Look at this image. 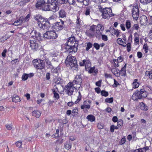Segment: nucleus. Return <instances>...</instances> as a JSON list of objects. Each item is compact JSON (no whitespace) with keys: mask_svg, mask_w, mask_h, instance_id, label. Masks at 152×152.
I'll return each instance as SVG.
<instances>
[{"mask_svg":"<svg viewBox=\"0 0 152 152\" xmlns=\"http://www.w3.org/2000/svg\"><path fill=\"white\" fill-rule=\"evenodd\" d=\"M140 23L143 25H145L147 24V19L145 15H142L140 18Z\"/></svg>","mask_w":152,"mask_h":152,"instance_id":"20","label":"nucleus"},{"mask_svg":"<svg viewBox=\"0 0 152 152\" xmlns=\"http://www.w3.org/2000/svg\"><path fill=\"white\" fill-rule=\"evenodd\" d=\"M126 27L127 29H129L131 28V23L130 20H127L126 22Z\"/></svg>","mask_w":152,"mask_h":152,"instance_id":"38","label":"nucleus"},{"mask_svg":"<svg viewBox=\"0 0 152 152\" xmlns=\"http://www.w3.org/2000/svg\"><path fill=\"white\" fill-rule=\"evenodd\" d=\"M53 93L54 94L53 97L55 100H57L59 98V94L56 93L54 89H52Z\"/></svg>","mask_w":152,"mask_h":152,"instance_id":"35","label":"nucleus"},{"mask_svg":"<svg viewBox=\"0 0 152 152\" xmlns=\"http://www.w3.org/2000/svg\"><path fill=\"white\" fill-rule=\"evenodd\" d=\"M101 94L102 96L105 97L107 96L108 95V92L104 90H103L101 91Z\"/></svg>","mask_w":152,"mask_h":152,"instance_id":"45","label":"nucleus"},{"mask_svg":"<svg viewBox=\"0 0 152 152\" xmlns=\"http://www.w3.org/2000/svg\"><path fill=\"white\" fill-rule=\"evenodd\" d=\"M92 7L88 6L85 8L83 13L86 16H89L91 13L92 12Z\"/></svg>","mask_w":152,"mask_h":152,"instance_id":"18","label":"nucleus"},{"mask_svg":"<svg viewBox=\"0 0 152 152\" xmlns=\"http://www.w3.org/2000/svg\"><path fill=\"white\" fill-rule=\"evenodd\" d=\"M43 18L40 16V15H36L34 17V19L37 21L38 24L39 23V21L40 20H42Z\"/></svg>","mask_w":152,"mask_h":152,"instance_id":"41","label":"nucleus"},{"mask_svg":"<svg viewBox=\"0 0 152 152\" xmlns=\"http://www.w3.org/2000/svg\"><path fill=\"white\" fill-rule=\"evenodd\" d=\"M114 32V34H112V35H116L117 37H118L119 36L120 32L119 31L118 29H114L113 30Z\"/></svg>","mask_w":152,"mask_h":152,"instance_id":"46","label":"nucleus"},{"mask_svg":"<svg viewBox=\"0 0 152 152\" xmlns=\"http://www.w3.org/2000/svg\"><path fill=\"white\" fill-rule=\"evenodd\" d=\"M139 11L137 5L134 6L132 10V15L134 19L137 20L139 16Z\"/></svg>","mask_w":152,"mask_h":152,"instance_id":"11","label":"nucleus"},{"mask_svg":"<svg viewBox=\"0 0 152 152\" xmlns=\"http://www.w3.org/2000/svg\"><path fill=\"white\" fill-rule=\"evenodd\" d=\"M117 42L118 44L124 47L126 46L127 45L126 43L125 42H124L122 39L120 38H118L117 39Z\"/></svg>","mask_w":152,"mask_h":152,"instance_id":"25","label":"nucleus"},{"mask_svg":"<svg viewBox=\"0 0 152 152\" xmlns=\"http://www.w3.org/2000/svg\"><path fill=\"white\" fill-rule=\"evenodd\" d=\"M99 9L102 13V16L104 19L108 18L114 16L112 10L110 8H103L101 6L99 7Z\"/></svg>","mask_w":152,"mask_h":152,"instance_id":"2","label":"nucleus"},{"mask_svg":"<svg viewBox=\"0 0 152 152\" xmlns=\"http://www.w3.org/2000/svg\"><path fill=\"white\" fill-rule=\"evenodd\" d=\"M38 42V41L35 40H30V47L34 51H37L39 48V45Z\"/></svg>","mask_w":152,"mask_h":152,"instance_id":"13","label":"nucleus"},{"mask_svg":"<svg viewBox=\"0 0 152 152\" xmlns=\"http://www.w3.org/2000/svg\"><path fill=\"white\" fill-rule=\"evenodd\" d=\"M95 29L96 31V37H99L102 34L104 30V27L102 25L98 24L96 26H95Z\"/></svg>","mask_w":152,"mask_h":152,"instance_id":"14","label":"nucleus"},{"mask_svg":"<svg viewBox=\"0 0 152 152\" xmlns=\"http://www.w3.org/2000/svg\"><path fill=\"white\" fill-rule=\"evenodd\" d=\"M86 119L90 122H92L95 121V117L92 115H89L87 116Z\"/></svg>","mask_w":152,"mask_h":152,"instance_id":"28","label":"nucleus"},{"mask_svg":"<svg viewBox=\"0 0 152 152\" xmlns=\"http://www.w3.org/2000/svg\"><path fill=\"white\" fill-rule=\"evenodd\" d=\"M36 7L38 9L47 11L49 10L48 4L44 0H38L36 4Z\"/></svg>","mask_w":152,"mask_h":152,"instance_id":"4","label":"nucleus"},{"mask_svg":"<svg viewBox=\"0 0 152 152\" xmlns=\"http://www.w3.org/2000/svg\"><path fill=\"white\" fill-rule=\"evenodd\" d=\"M131 45V44L130 42L128 43L126 45H127V50L128 52H129L130 50Z\"/></svg>","mask_w":152,"mask_h":152,"instance_id":"62","label":"nucleus"},{"mask_svg":"<svg viewBox=\"0 0 152 152\" xmlns=\"http://www.w3.org/2000/svg\"><path fill=\"white\" fill-rule=\"evenodd\" d=\"M45 63L47 68L50 69L53 68V66L52 65L50 61L49 60L48 58H45Z\"/></svg>","mask_w":152,"mask_h":152,"instance_id":"24","label":"nucleus"},{"mask_svg":"<svg viewBox=\"0 0 152 152\" xmlns=\"http://www.w3.org/2000/svg\"><path fill=\"white\" fill-rule=\"evenodd\" d=\"M148 150V147L140 148V152H146V150Z\"/></svg>","mask_w":152,"mask_h":152,"instance_id":"64","label":"nucleus"},{"mask_svg":"<svg viewBox=\"0 0 152 152\" xmlns=\"http://www.w3.org/2000/svg\"><path fill=\"white\" fill-rule=\"evenodd\" d=\"M89 0H83V1L80 3H83L85 6H87L89 4Z\"/></svg>","mask_w":152,"mask_h":152,"instance_id":"48","label":"nucleus"},{"mask_svg":"<svg viewBox=\"0 0 152 152\" xmlns=\"http://www.w3.org/2000/svg\"><path fill=\"white\" fill-rule=\"evenodd\" d=\"M65 63L67 66H70L71 68H76L77 66V60L74 56H69L65 61Z\"/></svg>","mask_w":152,"mask_h":152,"instance_id":"3","label":"nucleus"},{"mask_svg":"<svg viewBox=\"0 0 152 152\" xmlns=\"http://www.w3.org/2000/svg\"><path fill=\"white\" fill-rule=\"evenodd\" d=\"M44 60L42 59H34L32 63L34 67L38 69H42L45 66Z\"/></svg>","mask_w":152,"mask_h":152,"instance_id":"7","label":"nucleus"},{"mask_svg":"<svg viewBox=\"0 0 152 152\" xmlns=\"http://www.w3.org/2000/svg\"><path fill=\"white\" fill-rule=\"evenodd\" d=\"M78 112V110L77 108L74 109L73 110L72 112V114H73V115L75 116L77 114Z\"/></svg>","mask_w":152,"mask_h":152,"instance_id":"61","label":"nucleus"},{"mask_svg":"<svg viewBox=\"0 0 152 152\" xmlns=\"http://www.w3.org/2000/svg\"><path fill=\"white\" fill-rule=\"evenodd\" d=\"M64 147L67 150L70 149L72 147V144L70 141H66L64 145Z\"/></svg>","mask_w":152,"mask_h":152,"instance_id":"29","label":"nucleus"},{"mask_svg":"<svg viewBox=\"0 0 152 152\" xmlns=\"http://www.w3.org/2000/svg\"><path fill=\"white\" fill-rule=\"evenodd\" d=\"M91 102L90 100H86L83 102V104L81 106V109H89L90 107Z\"/></svg>","mask_w":152,"mask_h":152,"instance_id":"17","label":"nucleus"},{"mask_svg":"<svg viewBox=\"0 0 152 152\" xmlns=\"http://www.w3.org/2000/svg\"><path fill=\"white\" fill-rule=\"evenodd\" d=\"M6 127L8 130H11L12 128V124H7L6 125Z\"/></svg>","mask_w":152,"mask_h":152,"instance_id":"55","label":"nucleus"},{"mask_svg":"<svg viewBox=\"0 0 152 152\" xmlns=\"http://www.w3.org/2000/svg\"><path fill=\"white\" fill-rule=\"evenodd\" d=\"M140 108L142 110L146 111L148 110V106L143 102L140 103Z\"/></svg>","mask_w":152,"mask_h":152,"instance_id":"19","label":"nucleus"},{"mask_svg":"<svg viewBox=\"0 0 152 152\" xmlns=\"http://www.w3.org/2000/svg\"><path fill=\"white\" fill-rule=\"evenodd\" d=\"M141 91H136L134 93L137 96L138 98L139 99H141L142 97L141 95Z\"/></svg>","mask_w":152,"mask_h":152,"instance_id":"36","label":"nucleus"},{"mask_svg":"<svg viewBox=\"0 0 152 152\" xmlns=\"http://www.w3.org/2000/svg\"><path fill=\"white\" fill-rule=\"evenodd\" d=\"M143 49L145 50V53H147L148 50V48L147 44H145L143 46Z\"/></svg>","mask_w":152,"mask_h":152,"instance_id":"50","label":"nucleus"},{"mask_svg":"<svg viewBox=\"0 0 152 152\" xmlns=\"http://www.w3.org/2000/svg\"><path fill=\"white\" fill-rule=\"evenodd\" d=\"M65 3H68L70 5L74 4L75 3V0H61Z\"/></svg>","mask_w":152,"mask_h":152,"instance_id":"33","label":"nucleus"},{"mask_svg":"<svg viewBox=\"0 0 152 152\" xmlns=\"http://www.w3.org/2000/svg\"><path fill=\"white\" fill-rule=\"evenodd\" d=\"M113 61L114 64V66L115 67H118L119 66L118 64L119 62L117 61V59H114L113 60Z\"/></svg>","mask_w":152,"mask_h":152,"instance_id":"51","label":"nucleus"},{"mask_svg":"<svg viewBox=\"0 0 152 152\" xmlns=\"http://www.w3.org/2000/svg\"><path fill=\"white\" fill-rule=\"evenodd\" d=\"M80 65L81 66H85L86 69L88 68L91 66V63L88 60H83L82 62L80 63Z\"/></svg>","mask_w":152,"mask_h":152,"instance_id":"16","label":"nucleus"},{"mask_svg":"<svg viewBox=\"0 0 152 152\" xmlns=\"http://www.w3.org/2000/svg\"><path fill=\"white\" fill-rule=\"evenodd\" d=\"M82 81V76L80 74L76 75L75 78L74 80L72 82L76 86L75 87L77 89L80 88Z\"/></svg>","mask_w":152,"mask_h":152,"instance_id":"9","label":"nucleus"},{"mask_svg":"<svg viewBox=\"0 0 152 152\" xmlns=\"http://www.w3.org/2000/svg\"><path fill=\"white\" fill-rule=\"evenodd\" d=\"M32 115L37 118H39L41 114V112L38 110H35L32 112Z\"/></svg>","mask_w":152,"mask_h":152,"instance_id":"21","label":"nucleus"},{"mask_svg":"<svg viewBox=\"0 0 152 152\" xmlns=\"http://www.w3.org/2000/svg\"><path fill=\"white\" fill-rule=\"evenodd\" d=\"M95 25H93L91 26L90 29L86 32L87 35L90 37H93L94 36L96 37V33L95 32Z\"/></svg>","mask_w":152,"mask_h":152,"instance_id":"12","label":"nucleus"},{"mask_svg":"<svg viewBox=\"0 0 152 152\" xmlns=\"http://www.w3.org/2000/svg\"><path fill=\"white\" fill-rule=\"evenodd\" d=\"M43 37L49 39H55L58 37V35L54 30L47 31L43 34Z\"/></svg>","mask_w":152,"mask_h":152,"instance_id":"8","label":"nucleus"},{"mask_svg":"<svg viewBox=\"0 0 152 152\" xmlns=\"http://www.w3.org/2000/svg\"><path fill=\"white\" fill-rule=\"evenodd\" d=\"M134 34L135 37L134 39V41L135 42L138 44L139 43V37L137 36H138V35L136 32Z\"/></svg>","mask_w":152,"mask_h":152,"instance_id":"37","label":"nucleus"},{"mask_svg":"<svg viewBox=\"0 0 152 152\" xmlns=\"http://www.w3.org/2000/svg\"><path fill=\"white\" fill-rule=\"evenodd\" d=\"M94 46L97 50H98L99 49L100 45L97 43H95L94 44Z\"/></svg>","mask_w":152,"mask_h":152,"instance_id":"60","label":"nucleus"},{"mask_svg":"<svg viewBox=\"0 0 152 152\" xmlns=\"http://www.w3.org/2000/svg\"><path fill=\"white\" fill-rule=\"evenodd\" d=\"M138 81V80L137 79H135L133 80L132 84L133 88H136L138 87L140 84Z\"/></svg>","mask_w":152,"mask_h":152,"instance_id":"23","label":"nucleus"},{"mask_svg":"<svg viewBox=\"0 0 152 152\" xmlns=\"http://www.w3.org/2000/svg\"><path fill=\"white\" fill-rule=\"evenodd\" d=\"M66 49L68 53L71 54L72 53H75L77 51L78 41L75 40L74 37H70L66 43Z\"/></svg>","mask_w":152,"mask_h":152,"instance_id":"1","label":"nucleus"},{"mask_svg":"<svg viewBox=\"0 0 152 152\" xmlns=\"http://www.w3.org/2000/svg\"><path fill=\"white\" fill-rule=\"evenodd\" d=\"M22 142L21 141H17L16 143V146L19 148L21 147Z\"/></svg>","mask_w":152,"mask_h":152,"instance_id":"57","label":"nucleus"},{"mask_svg":"<svg viewBox=\"0 0 152 152\" xmlns=\"http://www.w3.org/2000/svg\"><path fill=\"white\" fill-rule=\"evenodd\" d=\"M123 121L121 120H119L118 121V127H121L123 125Z\"/></svg>","mask_w":152,"mask_h":152,"instance_id":"49","label":"nucleus"},{"mask_svg":"<svg viewBox=\"0 0 152 152\" xmlns=\"http://www.w3.org/2000/svg\"><path fill=\"white\" fill-rule=\"evenodd\" d=\"M152 0H140V2L143 4H147L151 2Z\"/></svg>","mask_w":152,"mask_h":152,"instance_id":"42","label":"nucleus"},{"mask_svg":"<svg viewBox=\"0 0 152 152\" xmlns=\"http://www.w3.org/2000/svg\"><path fill=\"white\" fill-rule=\"evenodd\" d=\"M126 142V138L125 137L122 138L121 141L119 142V144L121 145H122L124 144Z\"/></svg>","mask_w":152,"mask_h":152,"instance_id":"52","label":"nucleus"},{"mask_svg":"<svg viewBox=\"0 0 152 152\" xmlns=\"http://www.w3.org/2000/svg\"><path fill=\"white\" fill-rule=\"evenodd\" d=\"M78 94L79 95L77 97V99L76 101H75V103L76 104L78 103L80 101L81 99L82 96L81 94L80 91L78 92Z\"/></svg>","mask_w":152,"mask_h":152,"instance_id":"40","label":"nucleus"},{"mask_svg":"<svg viewBox=\"0 0 152 152\" xmlns=\"http://www.w3.org/2000/svg\"><path fill=\"white\" fill-rule=\"evenodd\" d=\"M36 31L35 30L32 31L31 32L30 34L31 37L34 39V37L35 36V35L36 34Z\"/></svg>","mask_w":152,"mask_h":152,"instance_id":"56","label":"nucleus"},{"mask_svg":"<svg viewBox=\"0 0 152 152\" xmlns=\"http://www.w3.org/2000/svg\"><path fill=\"white\" fill-rule=\"evenodd\" d=\"M105 101L107 102L112 103L113 102V98H107L105 99Z\"/></svg>","mask_w":152,"mask_h":152,"instance_id":"53","label":"nucleus"},{"mask_svg":"<svg viewBox=\"0 0 152 152\" xmlns=\"http://www.w3.org/2000/svg\"><path fill=\"white\" fill-rule=\"evenodd\" d=\"M39 22L38 26L43 30L48 29L50 27V24L48 19L43 18L42 20H40Z\"/></svg>","mask_w":152,"mask_h":152,"instance_id":"5","label":"nucleus"},{"mask_svg":"<svg viewBox=\"0 0 152 152\" xmlns=\"http://www.w3.org/2000/svg\"><path fill=\"white\" fill-rule=\"evenodd\" d=\"M41 34L39 32H38L36 31L35 36L34 37V40H37L38 41L40 40L41 39Z\"/></svg>","mask_w":152,"mask_h":152,"instance_id":"34","label":"nucleus"},{"mask_svg":"<svg viewBox=\"0 0 152 152\" xmlns=\"http://www.w3.org/2000/svg\"><path fill=\"white\" fill-rule=\"evenodd\" d=\"M30 17V15L28 14L25 18H23L24 22L28 21L29 20Z\"/></svg>","mask_w":152,"mask_h":152,"instance_id":"54","label":"nucleus"},{"mask_svg":"<svg viewBox=\"0 0 152 152\" xmlns=\"http://www.w3.org/2000/svg\"><path fill=\"white\" fill-rule=\"evenodd\" d=\"M24 22L23 18L20 17L19 20L15 21L13 25L15 26H18L20 25Z\"/></svg>","mask_w":152,"mask_h":152,"instance_id":"22","label":"nucleus"},{"mask_svg":"<svg viewBox=\"0 0 152 152\" xmlns=\"http://www.w3.org/2000/svg\"><path fill=\"white\" fill-rule=\"evenodd\" d=\"M48 3L51 4L53 3H57V0H48Z\"/></svg>","mask_w":152,"mask_h":152,"instance_id":"58","label":"nucleus"},{"mask_svg":"<svg viewBox=\"0 0 152 152\" xmlns=\"http://www.w3.org/2000/svg\"><path fill=\"white\" fill-rule=\"evenodd\" d=\"M59 17L63 18L66 17V13L65 11L63 10H60L59 12Z\"/></svg>","mask_w":152,"mask_h":152,"instance_id":"31","label":"nucleus"},{"mask_svg":"<svg viewBox=\"0 0 152 152\" xmlns=\"http://www.w3.org/2000/svg\"><path fill=\"white\" fill-rule=\"evenodd\" d=\"M102 39L103 40L105 41L108 40L107 37L105 35H102Z\"/></svg>","mask_w":152,"mask_h":152,"instance_id":"63","label":"nucleus"},{"mask_svg":"<svg viewBox=\"0 0 152 152\" xmlns=\"http://www.w3.org/2000/svg\"><path fill=\"white\" fill-rule=\"evenodd\" d=\"M140 91L142 97H146L147 96V92L144 89H142Z\"/></svg>","mask_w":152,"mask_h":152,"instance_id":"30","label":"nucleus"},{"mask_svg":"<svg viewBox=\"0 0 152 152\" xmlns=\"http://www.w3.org/2000/svg\"><path fill=\"white\" fill-rule=\"evenodd\" d=\"M126 64L121 68L120 72V75H121L122 76H125L126 75Z\"/></svg>","mask_w":152,"mask_h":152,"instance_id":"26","label":"nucleus"},{"mask_svg":"<svg viewBox=\"0 0 152 152\" xmlns=\"http://www.w3.org/2000/svg\"><path fill=\"white\" fill-rule=\"evenodd\" d=\"M58 4V2L57 3H53L50 5L48 4L49 10H48V11L51 10L54 12L57 11L59 9Z\"/></svg>","mask_w":152,"mask_h":152,"instance_id":"15","label":"nucleus"},{"mask_svg":"<svg viewBox=\"0 0 152 152\" xmlns=\"http://www.w3.org/2000/svg\"><path fill=\"white\" fill-rule=\"evenodd\" d=\"M28 77L27 74L24 73L22 76V79L23 80L25 81L27 80Z\"/></svg>","mask_w":152,"mask_h":152,"instance_id":"44","label":"nucleus"},{"mask_svg":"<svg viewBox=\"0 0 152 152\" xmlns=\"http://www.w3.org/2000/svg\"><path fill=\"white\" fill-rule=\"evenodd\" d=\"M112 72L113 74L117 77L119 76L120 75V72L119 70L116 68H113L112 69Z\"/></svg>","mask_w":152,"mask_h":152,"instance_id":"27","label":"nucleus"},{"mask_svg":"<svg viewBox=\"0 0 152 152\" xmlns=\"http://www.w3.org/2000/svg\"><path fill=\"white\" fill-rule=\"evenodd\" d=\"M145 75L146 76L148 77L150 79H152V70L146 71L145 72Z\"/></svg>","mask_w":152,"mask_h":152,"instance_id":"32","label":"nucleus"},{"mask_svg":"<svg viewBox=\"0 0 152 152\" xmlns=\"http://www.w3.org/2000/svg\"><path fill=\"white\" fill-rule=\"evenodd\" d=\"M12 101L15 102H20V98L18 96H13L12 98Z\"/></svg>","mask_w":152,"mask_h":152,"instance_id":"39","label":"nucleus"},{"mask_svg":"<svg viewBox=\"0 0 152 152\" xmlns=\"http://www.w3.org/2000/svg\"><path fill=\"white\" fill-rule=\"evenodd\" d=\"M64 27V21L61 20L60 22H56L53 26V28L57 31H60L63 29Z\"/></svg>","mask_w":152,"mask_h":152,"instance_id":"10","label":"nucleus"},{"mask_svg":"<svg viewBox=\"0 0 152 152\" xmlns=\"http://www.w3.org/2000/svg\"><path fill=\"white\" fill-rule=\"evenodd\" d=\"M81 20L80 19V18L79 17H77V19L76 22V23L77 25L80 26V25Z\"/></svg>","mask_w":152,"mask_h":152,"instance_id":"59","label":"nucleus"},{"mask_svg":"<svg viewBox=\"0 0 152 152\" xmlns=\"http://www.w3.org/2000/svg\"><path fill=\"white\" fill-rule=\"evenodd\" d=\"M30 0H21L20 2V5L23 6L26 3L29 2Z\"/></svg>","mask_w":152,"mask_h":152,"instance_id":"43","label":"nucleus"},{"mask_svg":"<svg viewBox=\"0 0 152 152\" xmlns=\"http://www.w3.org/2000/svg\"><path fill=\"white\" fill-rule=\"evenodd\" d=\"M76 86L72 82H69L65 87V90L67 94L69 95H71L72 94L75 89L76 90H78L79 88H76L75 87Z\"/></svg>","mask_w":152,"mask_h":152,"instance_id":"6","label":"nucleus"},{"mask_svg":"<svg viewBox=\"0 0 152 152\" xmlns=\"http://www.w3.org/2000/svg\"><path fill=\"white\" fill-rule=\"evenodd\" d=\"M92 46V44L90 42H88L86 48V50L87 51Z\"/></svg>","mask_w":152,"mask_h":152,"instance_id":"47","label":"nucleus"}]
</instances>
